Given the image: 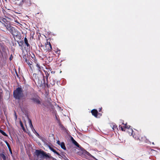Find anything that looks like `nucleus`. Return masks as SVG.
Segmentation results:
<instances>
[{
	"instance_id": "obj_1",
	"label": "nucleus",
	"mask_w": 160,
	"mask_h": 160,
	"mask_svg": "<svg viewBox=\"0 0 160 160\" xmlns=\"http://www.w3.org/2000/svg\"><path fill=\"white\" fill-rule=\"evenodd\" d=\"M8 29L14 38L15 37L18 38H21V35L20 33L14 27H10L8 28Z\"/></svg>"
},
{
	"instance_id": "obj_2",
	"label": "nucleus",
	"mask_w": 160,
	"mask_h": 160,
	"mask_svg": "<svg viewBox=\"0 0 160 160\" xmlns=\"http://www.w3.org/2000/svg\"><path fill=\"white\" fill-rule=\"evenodd\" d=\"M14 97L18 99H20L23 96L22 89L21 88H18L13 92Z\"/></svg>"
},
{
	"instance_id": "obj_3",
	"label": "nucleus",
	"mask_w": 160,
	"mask_h": 160,
	"mask_svg": "<svg viewBox=\"0 0 160 160\" xmlns=\"http://www.w3.org/2000/svg\"><path fill=\"white\" fill-rule=\"evenodd\" d=\"M28 0H18L17 2H16V3L18 6L22 7V5L25 3L28 6H30L31 4V1H29L28 2Z\"/></svg>"
},
{
	"instance_id": "obj_4",
	"label": "nucleus",
	"mask_w": 160,
	"mask_h": 160,
	"mask_svg": "<svg viewBox=\"0 0 160 160\" xmlns=\"http://www.w3.org/2000/svg\"><path fill=\"white\" fill-rule=\"evenodd\" d=\"M46 43H45V46L44 48V51L46 52H50L51 51L52 48L51 44L49 42H48V40H47Z\"/></svg>"
},
{
	"instance_id": "obj_5",
	"label": "nucleus",
	"mask_w": 160,
	"mask_h": 160,
	"mask_svg": "<svg viewBox=\"0 0 160 160\" xmlns=\"http://www.w3.org/2000/svg\"><path fill=\"white\" fill-rule=\"evenodd\" d=\"M44 152L42 151L39 150H37L35 151V153L37 157L40 158L43 157Z\"/></svg>"
},
{
	"instance_id": "obj_6",
	"label": "nucleus",
	"mask_w": 160,
	"mask_h": 160,
	"mask_svg": "<svg viewBox=\"0 0 160 160\" xmlns=\"http://www.w3.org/2000/svg\"><path fill=\"white\" fill-rule=\"evenodd\" d=\"M31 100L35 103L37 104H41V102L40 100V98L38 97L32 98Z\"/></svg>"
},
{
	"instance_id": "obj_7",
	"label": "nucleus",
	"mask_w": 160,
	"mask_h": 160,
	"mask_svg": "<svg viewBox=\"0 0 160 160\" xmlns=\"http://www.w3.org/2000/svg\"><path fill=\"white\" fill-rule=\"evenodd\" d=\"M25 62L29 66L31 69L32 70L33 69V65H32V62L30 60H27L26 58L25 60Z\"/></svg>"
},
{
	"instance_id": "obj_8",
	"label": "nucleus",
	"mask_w": 160,
	"mask_h": 160,
	"mask_svg": "<svg viewBox=\"0 0 160 160\" xmlns=\"http://www.w3.org/2000/svg\"><path fill=\"white\" fill-rule=\"evenodd\" d=\"M53 59V57L52 56H49L46 59L45 62L48 63L52 61Z\"/></svg>"
},
{
	"instance_id": "obj_9",
	"label": "nucleus",
	"mask_w": 160,
	"mask_h": 160,
	"mask_svg": "<svg viewBox=\"0 0 160 160\" xmlns=\"http://www.w3.org/2000/svg\"><path fill=\"white\" fill-rule=\"evenodd\" d=\"M71 140L72 141V143H73L74 145H75L78 148H80V146L79 145V144L75 140L73 139V138L71 137Z\"/></svg>"
},
{
	"instance_id": "obj_10",
	"label": "nucleus",
	"mask_w": 160,
	"mask_h": 160,
	"mask_svg": "<svg viewBox=\"0 0 160 160\" xmlns=\"http://www.w3.org/2000/svg\"><path fill=\"white\" fill-rule=\"evenodd\" d=\"M91 112L93 115L95 117H97L98 111L97 110L93 109L91 111Z\"/></svg>"
},
{
	"instance_id": "obj_11",
	"label": "nucleus",
	"mask_w": 160,
	"mask_h": 160,
	"mask_svg": "<svg viewBox=\"0 0 160 160\" xmlns=\"http://www.w3.org/2000/svg\"><path fill=\"white\" fill-rule=\"evenodd\" d=\"M29 123L30 126V127L31 128L32 130L33 131V132H36L35 129L33 128V126L32 124L31 121L30 120H29Z\"/></svg>"
},
{
	"instance_id": "obj_12",
	"label": "nucleus",
	"mask_w": 160,
	"mask_h": 160,
	"mask_svg": "<svg viewBox=\"0 0 160 160\" xmlns=\"http://www.w3.org/2000/svg\"><path fill=\"white\" fill-rule=\"evenodd\" d=\"M83 153L85 155H87L88 156H89L92 158H95L94 156L92 155L89 153L88 152L85 150H84L83 151Z\"/></svg>"
},
{
	"instance_id": "obj_13",
	"label": "nucleus",
	"mask_w": 160,
	"mask_h": 160,
	"mask_svg": "<svg viewBox=\"0 0 160 160\" xmlns=\"http://www.w3.org/2000/svg\"><path fill=\"white\" fill-rule=\"evenodd\" d=\"M24 42L27 47L28 48H30V45L28 43V39L26 37H25L24 38Z\"/></svg>"
},
{
	"instance_id": "obj_14",
	"label": "nucleus",
	"mask_w": 160,
	"mask_h": 160,
	"mask_svg": "<svg viewBox=\"0 0 160 160\" xmlns=\"http://www.w3.org/2000/svg\"><path fill=\"white\" fill-rule=\"evenodd\" d=\"M36 66L38 68V69H39V70H44V69L45 68L47 69V68L45 67V66L44 65L43 66L44 68L42 67H40V66L38 64H37Z\"/></svg>"
},
{
	"instance_id": "obj_15",
	"label": "nucleus",
	"mask_w": 160,
	"mask_h": 160,
	"mask_svg": "<svg viewBox=\"0 0 160 160\" xmlns=\"http://www.w3.org/2000/svg\"><path fill=\"white\" fill-rule=\"evenodd\" d=\"M127 132H128L129 134L130 135H132L134 137V136L133 135V130L132 128L129 129L128 131Z\"/></svg>"
},
{
	"instance_id": "obj_16",
	"label": "nucleus",
	"mask_w": 160,
	"mask_h": 160,
	"mask_svg": "<svg viewBox=\"0 0 160 160\" xmlns=\"http://www.w3.org/2000/svg\"><path fill=\"white\" fill-rule=\"evenodd\" d=\"M39 58L41 59L44 60L47 58V56L46 55L42 54V56H39Z\"/></svg>"
},
{
	"instance_id": "obj_17",
	"label": "nucleus",
	"mask_w": 160,
	"mask_h": 160,
	"mask_svg": "<svg viewBox=\"0 0 160 160\" xmlns=\"http://www.w3.org/2000/svg\"><path fill=\"white\" fill-rule=\"evenodd\" d=\"M60 146H61L62 148L64 150H65L66 149V148L64 142H61V144L60 145Z\"/></svg>"
},
{
	"instance_id": "obj_18",
	"label": "nucleus",
	"mask_w": 160,
	"mask_h": 160,
	"mask_svg": "<svg viewBox=\"0 0 160 160\" xmlns=\"http://www.w3.org/2000/svg\"><path fill=\"white\" fill-rule=\"evenodd\" d=\"M50 149L54 153H56L58 155V156H60V155L59 154V153L58 152H57L56 151L54 150V149H53V148H51V147H50Z\"/></svg>"
},
{
	"instance_id": "obj_19",
	"label": "nucleus",
	"mask_w": 160,
	"mask_h": 160,
	"mask_svg": "<svg viewBox=\"0 0 160 160\" xmlns=\"http://www.w3.org/2000/svg\"><path fill=\"white\" fill-rule=\"evenodd\" d=\"M23 41H21L20 42H18V43L19 44V45L20 46L22 47V46L23 44Z\"/></svg>"
},
{
	"instance_id": "obj_20",
	"label": "nucleus",
	"mask_w": 160,
	"mask_h": 160,
	"mask_svg": "<svg viewBox=\"0 0 160 160\" xmlns=\"http://www.w3.org/2000/svg\"><path fill=\"white\" fill-rule=\"evenodd\" d=\"M60 50L58 48L57 49V50L55 51V52L58 54V55L60 54Z\"/></svg>"
},
{
	"instance_id": "obj_21",
	"label": "nucleus",
	"mask_w": 160,
	"mask_h": 160,
	"mask_svg": "<svg viewBox=\"0 0 160 160\" xmlns=\"http://www.w3.org/2000/svg\"><path fill=\"white\" fill-rule=\"evenodd\" d=\"M0 156L2 158L3 160H6V157L3 154H0Z\"/></svg>"
},
{
	"instance_id": "obj_22",
	"label": "nucleus",
	"mask_w": 160,
	"mask_h": 160,
	"mask_svg": "<svg viewBox=\"0 0 160 160\" xmlns=\"http://www.w3.org/2000/svg\"><path fill=\"white\" fill-rule=\"evenodd\" d=\"M0 132L4 136H7V135L2 130H0Z\"/></svg>"
},
{
	"instance_id": "obj_23",
	"label": "nucleus",
	"mask_w": 160,
	"mask_h": 160,
	"mask_svg": "<svg viewBox=\"0 0 160 160\" xmlns=\"http://www.w3.org/2000/svg\"><path fill=\"white\" fill-rule=\"evenodd\" d=\"M6 143H7V146H8V148H9V150H10V152H11V153L12 154V150H11V149L10 148V146L9 144L7 142H6Z\"/></svg>"
},
{
	"instance_id": "obj_24",
	"label": "nucleus",
	"mask_w": 160,
	"mask_h": 160,
	"mask_svg": "<svg viewBox=\"0 0 160 160\" xmlns=\"http://www.w3.org/2000/svg\"><path fill=\"white\" fill-rule=\"evenodd\" d=\"M45 157L46 158H49V156L47 154L45 153L44 152L43 153V157Z\"/></svg>"
},
{
	"instance_id": "obj_25",
	"label": "nucleus",
	"mask_w": 160,
	"mask_h": 160,
	"mask_svg": "<svg viewBox=\"0 0 160 160\" xmlns=\"http://www.w3.org/2000/svg\"><path fill=\"white\" fill-rule=\"evenodd\" d=\"M125 128H128V129H130L129 128H130V126H127V125L126 124L125 125Z\"/></svg>"
},
{
	"instance_id": "obj_26",
	"label": "nucleus",
	"mask_w": 160,
	"mask_h": 160,
	"mask_svg": "<svg viewBox=\"0 0 160 160\" xmlns=\"http://www.w3.org/2000/svg\"><path fill=\"white\" fill-rule=\"evenodd\" d=\"M20 125H21V127H22V128L23 130H24V126H23V125H22V122H20Z\"/></svg>"
},
{
	"instance_id": "obj_27",
	"label": "nucleus",
	"mask_w": 160,
	"mask_h": 160,
	"mask_svg": "<svg viewBox=\"0 0 160 160\" xmlns=\"http://www.w3.org/2000/svg\"><path fill=\"white\" fill-rule=\"evenodd\" d=\"M117 128V126L115 125H113V127H112V128L113 130H114L115 128Z\"/></svg>"
},
{
	"instance_id": "obj_28",
	"label": "nucleus",
	"mask_w": 160,
	"mask_h": 160,
	"mask_svg": "<svg viewBox=\"0 0 160 160\" xmlns=\"http://www.w3.org/2000/svg\"><path fill=\"white\" fill-rule=\"evenodd\" d=\"M61 142L60 141H57V143L58 145H60L61 144Z\"/></svg>"
},
{
	"instance_id": "obj_29",
	"label": "nucleus",
	"mask_w": 160,
	"mask_h": 160,
	"mask_svg": "<svg viewBox=\"0 0 160 160\" xmlns=\"http://www.w3.org/2000/svg\"><path fill=\"white\" fill-rule=\"evenodd\" d=\"M121 128L122 131H125V130H124V128H123L122 127H121Z\"/></svg>"
},
{
	"instance_id": "obj_30",
	"label": "nucleus",
	"mask_w": 160,
	"mask_h": 160,
	"mask_svg": "<svg viewBox=\"0 0 160 160\" xmlns=\"http://www.w3.org/2000/svg\"><path fill=\"white\" fill-rule=\"evenodd\" d=\"M39 46L41 48L44 47V46L43 45H42V44H41Z\"/></svg>"
},
{
	"instance_id": "obj_31",
	"label": "nucleus",
	"mask_w": 160,
	"mask_h": 160,
	"mask_svg": "<svg viewBox=\"0 0 160 160\" xmlns=\"http://www.w3.org/2000/svg\"><path fill=\"white\" fill-rule=\"evenodd\" d=\"M54 72H54H54H53V71H52V72H51V73H54Z\"/></svg>"
},
{
	"instance_id": "obj_32",
	"label": "nucleus",
	"mask_w": 160,
	"mask_h": 160,
	"mask_svg": "<svg viewBox=\"0 0 160 160\" xmlns=\"http://www.w3.org/2000/svg\"><path fill=\"white\" fill-rule=\"evenodd\" d=\"M16 74H17V75L18 76L17 74V71H15Z\"/></svg>"
},
{
	"instance_id": "obj_33",
	"label": "nucleus",
	"mask_w": 160,
	"mask_h": 160,
	"mask_svg": "<svg viewBox=\"0 0 160 160\" xmlns=\"http://www.w3.org/2000/svg\"><path fill=\"white\" fill-rule=\"evenodd\" d=\"M101 108H100L99 109V111L100 112L101 111Z\"/></svg>"
},
{
	"instance_id": "obj_34",
	"label": "nucleus",
	"mask_w": 160,
	"mask_h": 160,
	"mask_svg": "<svg viewBox=\"0 0 160 160\" xmlns=\"http://www.w3.org/2000/svg\"><path fill=\"white\" fill-rule=\"evenodd\" d=\"M134 138L135 139H139V138H136V137H135Z\"/></svg>"
},
{
	"instance_id": "obj_35",
	"label": "nucleus",
	"mask_w": 160,
	"mask_h": 160,
	"mask_svg": "<svg viewBox=\"0 0 160 160\" xmlns=\"http://www.w3.org/2000/svg\"><path fill=\"white\" fill-rule=\"evenodd\" d=\"M18 0H13V1H17V2Z\"/></svg>"
},
{
	"instance_id": "obj_36",
	"label": "nucleus",
	"mask_w": 160,
	"mask_h": 160,
	"mask_svg": "<svg viewBox=\"0 0 160 160\" xmlns=\"http://www.w3.org/2000/svg\"><path fill=\"white\" fill-rule=\"evenodd\" d=\"M9 59H10V60H11V59H11V58H9Z\"/></svg>"
},
{
	"instance_id": "obj_37",
	"label": "nucleus",
	"mask_w": 160,
	"mask_h": 160,
	"mask_svg": "<svg viewBox=\"0 0 160 160\" xmlns=\"http://www.w3.org/2000/svg\"><path fill=\"white\" fill-rule=\"evenodd\" d=\"M61 72H62V71H61L60 72V73H61Z\"/></svg>"
},
{
	"instance_id": "obj_38",
	"label": "nucleus",
	"mask_w": 160,
	"mask_h": 160,
	"mask_svg": "<svg viewBox=\"0 0 160 160\" xmlns=\"http://www.w3.org/2000/svg\"><path fill=\"white\" fill-rule=\"evenodd\" d=\"M44 71H45V72L46 73V71L44 70Z\"/></svg>"
},
{
	"instance_id": "obj_39",
	"label": "nucleus",
	"mask_w": 160,
	"mask_h": 160,
	"mask_svg": "<svg viewBox=\"0 0 160 160\" xmlns=\"http://www.w3.org/2000/svg\"><path fill=\"white\" fill-rule=\"evenodd\" d=\"M95 159H96V160H97L96 159V158H94Z\"/></svg>"
},
{
	"instance_id": "obj_40",
	"label": "nucleus",
	"mask_w": 160,
	"mask_h": 160,
	"mask_svg": "<svg viewBox=\"0 0 160 160\" xmlns=\"http://www.w3.org/2000/svg\"><path fill=\"white\" fill-rule=\"evenodd\" d=\"M95 159H96V160H97L96 159V158H94Z\"/></svg>"
}]
</instances>
